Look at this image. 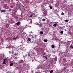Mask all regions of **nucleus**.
Masks as SVG:
<instances>
[{
	"instance_id": "f257e3e1",
	"label": "nucleus",
	"mask_w": 73,
	"mask_h": 73,
	"mask_svg": "<svg viewBox=\"0 0 73 73\" xmlns=\"http://www.w3.org/2000/svg\"><path fill=\"white\" fill-rule=\"evenodd\" d=\"M26 20L27 21H29V23H32V20L30 19L29 17H28L27 18Z\"/></svg>"
},
{
	"instance_id": "f03ea898",
	"label": "nucleus",
	"mask_w": 73,
	"mask_h": 73,
	"mask_svg": "<svg viewBox=\"0 0 73 73\" xmlns=\"http://www.w3.org/2000/svg\"><path fill=\"white\" fill-rule=\"evenodd\" d=\"M30 52L31 53V56H33L34 55V54L35 53L34 52V51H33L32 50H31Z\"/></svg>"
},
{
	"instance_id": "7ed1b4c3",
	"label": "nucleus",
	"mask_w": 73,
	"mask_h": 73,
	"mask_svg": "<svg viewBox=\"0 0 73 73\" xmlns=\"http://www.w3.org/2000/svg\"><path fill=\"white\" fill-rule=\"evenodd\" d=\"M35 15L33 13H32L31 15H30L31 17H32V16H35Z\"/></svg>"
},
{
	"instance_id": "20e7f679",
	"label": "nucleus",
	"mask_w": 73,
	"mask_h": 73,
	"mask_svg": "<svg viewBox=\"0 0 73 73\" xmlns=\"http://www.w3.org/2000/svg\"><path fill=\"white\" fill-rule=\"evenodd\" d=\"M21 24L20 22H18L17 23H16V25H17V26H19V25H20Z\"/></svg>"
},
{
	"instance_id": "39448f33",
	"label": "nucleus",
	"mask_w": 73,
	"mask_h": 73,
	"mask_svg": "<svg viewBox=\"0 0 73 73\" xmlns=\"http://www.w3.org/2000/svg\"><path fill=\"white\" fill-rule=\"evenodd\" d=\"M6 58L4 59V61L3 62V64H6L5 62H6V61H7V60H6Z\"/></svg>"
},
{
	"instance_id": "423d86ee",
	"label": "nucleus",
	"mask_w": 73,
	"mask_h": 73,
	"mask_svg": "<svg viewBox=\"0 0 73 73\" xmlns=\"http://www.w3.org/2000/svg\"><path fill=\"white\" fill-rule=\"evenodd\" d=\"M40 35H43V34H44V33H43V32H42V31H41L40 32Z\"/></svg>"
},
{
	"instance_id": "0eeeda50",
	"label": "nucleus",
	"mask_w": 73,
	"mask_h": 73,
	"mask_svg": "<svg viewBox=\"0 0 73 73\" xmlns=\"http://www.w3.org/2000/svg\"><path fill=\"white\" fill-rule=\"evenodd\" d=\"M57 26V24L55 23L53 25V27H56Z\"/></svg>"
},
{
	"instance_id": "6e6552de",
	"label": "nucleus",
	"mask_w": 73,
	"mask_h": 73,
	"mask_svg": "<svg viewBox=\"0 0 73 73\" xmlns=\"http://www.w3.org/2000/svg\"><path fill=\"white\" fill-rule=\"evenodd\" d=\"M51 47H52V48H54L55 47H54V44H52L51 46Z\"/></svg>"
},
{
	"instance_id": "1a4fd4ad",
	"label": "nucleus",
	"mask_w": 73,
	"mask_h": 73,
	"mask_svg": "<svg viewBox=\"0 0 73 73\" xmlns=\"http://www.w3.org/2000/svg\"><path fill=\"white\" fill-rule=\"evenodd\" d=\"M64 21L65 22H68V21H69V20L68 19H66L64 20Z\"/></svg>"
},
{
	"instance_id": "9d476101",
	"label": "nucleus",
	"mask_w": 73,
	"mask_h": 73,
	"mask_svg": "<svg viewBox=\"0 0 73 73\" xmlns=\"http://www.w3.org/2000/svg\"><path fill=\"white\" fill-rule=\"evenodd\" d=\"M13 65V63H10V66H12Z\"/></svg>"
},
{
	"instance_id": "9b49d317",
	"label": "nucleus",
	"mask_w": 73,
	"mask_h": 73,
	"mask_svg": "<svg viewBox=\"0 0 73 73\" xmlns=\"http://www.w3.org/2000/svg\"><path fill=\"white\" fill-rule=\"evenodd\" d=\"M5 12V10H2L1 11V12Z\"/></svg>"
},
{
	"instance_id": "f8f14e48",
	"label": "nucleus",
	"mask_w": 73,
	"mask_h": 73,
	"mask_svg": "<svg viewBox=\"0 0 73 73\" xmlns=\"http://www.w3.org/2000/svg\"><path fill=\"white\" fill-rule=\"evenodd\" d=\"M31 38H28V41H31Z\"/></svg>"
},
{
	"instance_id": "ddd939ff",
	"label": "nucleus",
	"mask_w": 73,
	"mask_h": 73,
	"mask_svg": "<svg viewBox=\"0 0 73 73\" xmlns=\"http://www.w3.org/2000/svg\"><path fill=\"white\" fill-rule=\"evenodd\" d=\"M46 13V12H44L43 13V14L45 16V15H46V13Z\"/></svg>"
},
{
	"instance_id": "4468645a",
	"label": "nucleus",
	"mask_w": 73,
	"mask_h": 73,
	"mask_svg": "<svg viewBox=\"0 0 73 73\" xmlns=\"http://www.w3.org/2000/svg\"><path fill=\"white\" fill-rule=\"evenodd\" d=\"M20 62L21 63H23V60H21L20 61Z\"/></svg>"
},
{
	"instance_id": "2eb2a0df",
	"label": "nucleus",
	"mask_w": 73,
	"mask_h": 73,
	"mask_svg": "<svg viewBox=\"0 0 73 73\" xmlns=\"http://www.w3.org/2000/svg\"><path fill=\"white\" fill-rule=\"evenodd\" d=\"M26 15H25L24 16V17L25 19H26L27 17H26Z\"/></svg>"
},
{
	"instance_id": "dca6fc26",
	"label": "nucleus",
	"mask_w": 73,
	"mask_h": 73,
	"mask_svg": "<svg viewBox=\"0 0 73 73\" xmlns=\"http://www.w3.org/2000/svg\"><path fill=\"white\" fill-rule=\"evenodd\" d=\"M44 41L46 42L47 41H48V40H47V39L44 40Z\"/></svg>"
},
{
	"instance_id": "f3484780",
	"label": "nucleus",
	"mask_w": 73,
	"mask_h": 73,
	"mask_svg": "<svg viewBox=\"0 0 73 73\" xmlns=\"http://www.w3.org/2000/svg\"><path fill=\"white\" fill-rule=\"evenodd\" d=\"M52 72H53V70H52L50 72V73H52Z\"/></svg>"
},
{
	"instance_id": "a211bd4d",
	"label": "nucleus",
	"mask_w": 73,
	"mask_h": 73,
	"mask_svg": "<svg viewBox=\"0 0 73 73\" xmlns=\"http://www.w3.org/2000/svg\"><path fill=\"white\" fill-rule=\"evenodd\" d=\"M45 20H46V19H42V21H45Z\"/></svg>"
},
{
	"instance_id": "6ab92c4d",
	"label": "nucleus",
	"mask_w": 73,
	"mask_h": 73,
	"mask_svg": "<svg viewBox=\"0 0 73 73\" xmlns=\"http://www.w3.org/2000/svg\"><path fill=\"white\" fill-rule=\"evenodd\" d=\"M63 32H64V31H61L60 32V33H62V34H63Z\"/></svg>"
},
{
	"instance_id": "aec40b11",
	"label": "nucleus",
	"mask_w": 73,
	"mask_h": 73,
	"mask_svg": "<svg viewBox=\"0 0 73 73\" xmlns=\"http://www.w3.org/2000/svg\"><path fill=\"white\" fill-rule=\"evenodd\" d=\"M17 37L15 38H13V40H16L17 39Z\"/></svg>"
},
{
	"instance_id": "412c9836",
	"label": "nucleus",
	"mask_w": 73,
	"mask_h": 73,
	"mask_svg": "<svg viewBox=\"0 0 73 73\" xmlns=\"http://www.w3.org/2000/svg\"><path fill=\"white\" fill-rule=\"evenodd\" d=\"M49 7L50 8V9H52V6H50V5Z\"/></svg>"
},
{
	"instance_id": "4be33fe9",
	"label": "nucleus",
	"mask_w": 73,
	"mask_h": 73,
	"mask_svg": "<svg viewBox=\"0 0 73 73\" xmlns=\"http://www.w3.org/2000/svg\"><path fill=\"white\" fill-rule=\"evenodd\" d=\"M45 58L46 60H47V59H48V57H47L46 56H45Z\"/></svg>"
},
{
	"instance_id": "5701e85b",
	"label": "nucleus",
	"mask_w": 73,
	"mask_h": 73,
	"mask_svg": "<svg viewBox=\"0 0 73 73\" xmlns=\"http://www.w3.org/2000/svg\"><path fill=\"white\" fill-rule=\"evenodd\" d=\"M61 15H64V13H61Z\"/></svg>"
},
{
	"instance_id": "b1692460",
	"label": "nucleus",
	"mask_w": 73,
	"mask_h": 73,
	"mask_svg": "<svg viewBox=\"0 0 73 73\" xmlns=\"http://www.w3.org/2000/svg\"><path fill=\"white\" fill-rule=\"evenodd\" d=\"M70 47V48H72V49H73V46H71Z\"/></svg>"
},
{
	"instance_id": "393cba45",
	"label": "nucleus",
	"mask_w": 73,
	"mask_h": 73,
	"mask_svg": "<svg viewBox=\"0 0 73 73\" xmlns=\"http://www.w3.org/2000/svg\"><path fill=\"white\" fill-rule=\"evenodd\" d=\"M11 9H10L9 11V12H11Z\"/></svg>"
},
{
	"instance_id": "a878e982",
	"label": "nucleus",
	"mask_w": 73,
	"mask_h": 73,
	"mask_svg": "<svg viewBox=\"0 0 73 73\" xmlns=\"http://www.w3.org/2000/svg\"><path fill=\"white\" fill-rule=\"evenodd\" d=\"M23 34H24V35H25V34H26V33H25V32H24L23 33Z\"/></svg>"
},
{
	"instance_id": "bb28decb",
	"label": "nucleus",
	"mask_w": 73,
	"mask_h": 73,
	"mask_svg": "<svg viewBox=\"0 0 73 73\" xmlns=\"http://www.w3.org/2000/svg\"><path fill=\"white\" fill-rule=\"evenodd\" d=\"M28 56H30V54H28Z\"/></svg>"
},
{
	"instance_id": "cd10ccee",
	"label": "nucleus",
	"mask_w": 73,
	"mask_h": 73,
	"mask_svg": "<svg viewBox=\"0 0 73 73\" xmlns=\"http://www.w3.org/2000/svg\"><path fill=\"white\" fill-rule=\"evenodd\" d=\"M55 60L56 61L57 60V59H55Z\"/></svg>"
},
{
	"instance_id": "c85d7f7f",
	"label": "nucleus",
	"mask_w": 73,
	"mask_h": 73,
	"mask_svg": "<svg viewBox=\"0 0 73 73\" xmlns=\"http://www.w3.org/2000/svg\"><path fill=\"white\" fill-rule=\"evenodd\" d=\"M62 27H64V28H65V26H62Z\"/></svg>"
},
{
	"instance_id": "c756f323",
	"label": "nucleus",
	"mask_w": 73,
	"mask_h": 73,
	"mask_svg": "<svg viewBox=\"0 0 73 73\" xmlns=\"http://www.w3.org/2000/svg\"><path fill=\"white\" fill-rule=\"evenodd\" d=\"M11 52L10 51H9V53H11Z\"/></svg>"
},
{
	"instance_id": "7c9ffc66",
	"label": "nucleus",
	"mask_w": 73,
	"mask_h": 73,
	"mask_svg": "<svg viewBox=\"0 0 73 73\" xmlns=\"http://www.w3.org/2000/svg\"><path fill=\"white\" fill-rule=\"evenodd\" d=\"M15 55H16L17 54H15Z\"/></svg>"
},
{
	"instance_id": "2f4dec72",
	"label": "nucleus",
	"mask_w": 73,
	"mask_h": 73,
	"mask_svg": "<svg viewBox=\"0 0 73 73\" xmlns=\"http://www.w3.org/2000/svg\"><path fill=\"white\" fill-rule=\"evenodd\" d=\"M43 57H45V56H43Z\"/></svg>"
},
{
	"instance_id": "473e14b6",
	"label": "nucleus",
	"mask_w": 73,
	"mask_h": 73,
	"mask_svg": "<svg viewBox=\"0 0 73 73\" xmlns=\"http://www.w3.org/2000/svg\"><path fill=\"white\" fill-rule=\"evenodd\" d=\"M29 27H30V28H31V26H29Z\"/></svg>"
}]
</instances>
